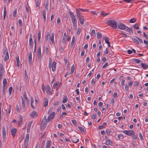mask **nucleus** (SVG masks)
<instances>
[{"instance_id": "obj_1", "label": "nucleus", "mask_w": 148, "mask_h": 148, "mask_svg": "<svg viewBox=\"0 0 148 148\" xmlns=\"http://www.w3.org/2000/svg\"><path fill=\"white\" fill-rule=\"evenodd\" d=\"M55 113L54 112H52L48 116L47 119V116H45L42 121L41 124V127L42 128H44L47 126V122H49L51 120L53 119L55 117Z\"/></svg>"}, {"instance_id": "obj_2", "label": "nucleus", "mask_w": 148, "mask_h": 148, "mask_svg": "<svg viewBox=\"0 0 148 148\" xmlns=\"http://www.w3.org/2000/svg\"><path fill=\"white\" fill-rule=\"evenodd\" d=\"M69 13L74 28L76 30L77 29L76 18L75 16L73 14V13L71 12V11H70Z\"/></svg>"}, {"instance_id": "obj_3", "label": "nucleus", "mask_w": 148, "mask_h": 148, "mask_svg": "<svg viewBox=\"0 0 148 148\" xmlns=\"http://www.w3.org/2000/svg\"><path fill=\"white\" fill-rule=\"evenodd\" d=\"M106 23L113 29H115L117 27V22L114 20H108Z\"/></svg>"}, {"instance_id": "obj_4", "label": "nucleus", "mask_w": 148, "mask_h": 148, "mask_svg": "<svg viewBox=\"0 0 148 148\" xmlns=\"http://www.w3.org/2000/svg\"><path fill=\"white\" fill-rule=\"evenodd\" d=\"M76 11L77 16L78 19L79 20L80 23L81 24H83L84 21V17L79 12V10L77 9Z\"/></svg>"}, {"instance_id": "obj_5", "label": "nucleus", "mask_w": 148, "mask_h": 148, "mask_svg": "<svg viewBox=\"0 0 148 148\" xmlns=\"http://www.w3.org/2000/svg\"><path fill=\"white\" fill-rule=\"evenodd\" d=\"M122 132L124 134L129 136L132 135L133 134H134L135 133L134 131L132 130H124Z\"/></svg>"}, {"instance_id": "obj_6", "label": "nucleus", "mask_w": 148, "mask_h": 148, "mask_svg": "<svg viewBox=\"0 0 148 148\" xmlns=\"http://www.w3.org/2000/svg\"><path fill=\"white\" fill-rule=\"evenodd\" d=\"M118 28L122 30H125L126 28V26L122 23H119L117 25Z\"/></svg>"}, {"instance_id": "obj_7", "label": "nucleus", "mask_w": 148, "mask_h": 148, "mask_svg": "<svg viewBox=\"0 0 148 148\" xmlns=\"http://www.w3.org/2000/svg\"><path fill=\"white\" fill-rule=\"evenodd\" d=\"M37 56L38 57V60L39 61H40L41 60V57L42 56L41 46H40L37 51Z\"/></svg>"}, {"instance_id": "obj_8", "label": "nucleus", "mask_w": 148, "mask_h": 148, "mask_svg": "<svg viewBox=\"0 0 148 148\" xmlns=\"http://www.w3.org/2000/svg\"><path fill=\"white\" fill-rule=\"evenodd\" d=\"M29 115L31 117L34 118L37 116L38 114L35 110H33L31 113L29 114Z\"/></svg>"}, {"instance_id": "obj_9", "label": "nucleus", "mask_w": 148, "mask_h": 148, "mask_svg": "<svg viewBox=\"0 0 148 148\" xmlns=\"http://www.w3.org/2000/svg\"><path fill=\"white\" fill-rule=\"evenodd\" d=\"M2 134H3V138L4 140H5L6 138V132L5 131V127H4L2 128Z\"/></svg>"}, {"instance_id": "obj_10", "label": "nucleus", "mask_w": 148, "mask_h": 148, "mask_svg": "<svg viewBox=\"0 0 148 148\" xmlns=\"http://www.w3.org/2000/svg\"><path fill=\"white\" fill-rule=\"evenodd\" d=\"M72 141L75 143H77L78 142L79 139L76 138L75 136H73L71 137Z\"/></svg>"}, {"instance_id": "obj_11", "label": "nucleus", "mask_w": 148, "mask_h": 148, "mask_svg": "<svg viewBox=\"0 0 148 148\" xmlns=\"http://www.w3.org/2000/svg\"><path fill=\"white\" fill-rule=\"evenodd\" d=\"M16 129L14 128L13 129L11 130V135L13 136V137L15 136V135L16 133Z\"/></svg>"}, {"instance_id": "obj_12", "label": "nucleus", "mask_w": 148, "mask_h": 148, "mask_svg": "<svg viewBox=\"0 0 148 148\" xmlns=\"http://www.w3.org/2000/svg\"><path fill=\"white\" fill-rule=\"evenodd\" d=\"M126 31L129 32L131 34H132L133 32L132 30V27H128L126 26V28L125 29Z\"/></svg>"}, {"instance_id": "obj_13", "label": "nucleus", "mask_w": 148, "mask_h": 148, "mask_svg": "<svg viewBox=\"0 0 148 148\" xmlns=\"http://www.w3.org/2000/svg\"><path fill=\"white\" fill-rule=\"evenodd\" d=\"M29 62L30 64L32 63V54L31 52L29 53Z\"/></svg>"}, {"instance_id": "obj_14", "label": "nucleus", "mask_w": 148, "mask_h": 148, "mask_svg": "<svg viewBox=\"0 0 148 148\" xmlns=\"http://www.w3.org/2000/svg\"><path fill=\"white\" fill-rule=\"evenodd\" d=\"M51 90L50 86L49 85H47L46 86V92L47 94H50V91Z\"/></svg>"}, {"instance_id": "obj_15", "label": "nucleus", "mask_w": 148, "mask_h": 148, "mask_svg": "<svg viewBox=\"0 0 148 148\" xmlns=\"http://www.w3.org/2000/svg\"><path fill=\"white\" fill-rule=\"evenodd\" d=\"M56 62L55 61L53 62L52 69V70L53 71H54L56 70Z\"/></svg>"}, {"instance_id": "obj_16", "label": "nucleus", "mask_w": 148, "mask_h": 148, "mask_svg": "<svg viewBox=\"0 0 148 148\" xmlns=\"http://www.w3.org/2000/svg\"><path fill=\"white\" fill-rule=\"evenodd\" d=\"M4 70L3 65L2 64H0V74H3V73Z\"/></svg>"}, {"instance_id": "obj_17", "label": "nucleus", "mask_w": 148, "mask_h": 148, "mask_svg": "<svg viewBox=\"0 0 148 148\" xmlns=\"http://www.w3.org/2000/svg\"><path fill=\"white\" fill-rule=\"evenodd\" d=\"M141 65L142 67L144 69L148 68V65L146 64L145 63H141Z\"/></svg>"}, {"instance_id": "obj_18", "label": "nucleus", "mask_w": 148, "mask_h": 148, "mask_svg": "<svg viewBox=\"0 0 148 148\" xmlns=\"http://www.w3.org/2000/svg\"><path fill=\"white\" fill-rule=\"evenodd\" d=\"M51 141L50 140H47L46 145V148H49L51 145Z\"/></svg>"}, {"instance_id": "obj_19", "label": "nucleus", "mask_w": 148, "mask_h": 148, "mask_svg": "<svg viewBox=\"0 0 148 148\" xmlns=\"http://www.w3.org/2000/svg\"><path fill=\"white\" fill-rule=\"evenodd\" d=\"M6 15V7L5 5L4 6V14H3V19L4 20L5 19V17Z\"/></svg>"}, {"instance_id": "obj_20", "label": "nucleus", "mask_w": 148, "mask_h": 148, "mask_svg": "<svg viewBox=\"0 0 148 148\" xmlns=\"http://www.w3.org/2000/svg\"><path fill=\"white\" fill-rule=\"evenodd\" d=\"M75 38L74 36H73L72 37V41L71 43V45L72 46H73L75 44Z\"/></svg>"}, {"instance_id": "obj_21", "label": "nucleus", "mask_w": 148, "mask_h": 148, "mask_svg": "<svg viewBox=\"0 0 148 148\" xmlns=\"http://www.w3.org/2000/svg\"><path fill=\"white\" fill-rule=\"evenodd\" d=\"M41 31L40 30H39L38 31V42H40L41 39Z\"/></svg>"}, {"instance_id": "obj_22", "label": "nucleus", "mask_w": 148, "mask_h": 148, "mask_svg": "<svg viewBox=\"0 0 148 148\" xmlns=\"http://www.w3.org/2000/svg\"><path fill=\"white\" fill-rule=\"evenodd\" d=\"M48 101L47 99V98H45V102L44 103V106L45 107H46L48 105Z\"/></svg>"}, {"instance_id": "obj_23", "label": "nucleus", "mask_w": 148, "mask_h": 148, "mask_svg": "<svg viewBox=\"0 0 148 148\" xmlns=\"http://www.w3.org/2000/svg\"><path fill=\"white\" fill-rule=\"evenodd\" d=\"M106 144L107 145H111L112 144V141H111L109 140H107L106 142Z\"/></svg>"}, {"instance_id": "obj_24", "label": "nucleus", "mask_w": 148, "mask_h": 148, "mask_svg": "<svg viewBox=\"0 0 148 148\" xmlns=\"http://www.w3.org/2000/svg\"><path fill=\"white\" fill-rule=\"evenodd\" d=\"M75 69V67L73 65L72 66L71 68V71H70V74H73Z\"/></svg>"}, {"instance_id": "obj_25", "label": "nucleus", "mask_w": 148, "mask_h": 148, "mask_svg": "<svg viewBox=\"0 0 148 148\" xmlns=\"http://www.w3.org/2000/svg\"><path fill=\"white\" fill-rule=\"evenodd\" d=\"M16 65L17 66L19 67V64H20V60H19V57L18 56L16 57Z\"/></svg>"}, {"instance_id": "obj_26", "label": "nucleus", "mask_w": 148, "mask_h": 148, "mask_svg": "<svg viewBox=\"0 0 148 148\" xmlns=\"http://www.w3.org/2000/svg\"><path fill=\"white\" fill-rule=\"evenodd\" d=\"M21 99H22V106L23 108H25V100L23 99V98L22 97H21Z\"/></svg>"}, {"instance_id": "obj_27", "label": "nucleus", "mask_w": 148, "mask_h": 148, "mask_svg": "<svg viewBox=\"0 0 148 148\" xmlns=\"http://www.w3.org/2000/svg\"><path fill=\"white\" fill-rule=\"evenodd\" d=\"M60 83L59 82H58L56 83H55L53 84V88L54 89H56L58 87V86L59 85Z\"/></svg>"}, {"instance_id": "obj_28", "label": "nucleus", "mask_w": 148, "mask_h": 148, "mask_svg": "<svg viewBox=\"0 0 148 148\" xmlns=\"http://www.w3.org/2000/svg\"><path fill=\"white\" fill-rule=\"evenodd\" d=\"M32 124V122H29L28 123V124L27 127V131L28 130H30Z\"/></svg>"}, {"instance_id": "obj_29", "label": "nucleus", "mask_w": 148, "mask_h": 148, "mask_svg": "<svg viewBox=\"0 0 148 148\" xmlns=\"http://www.w3.org/2000/svg\"><path fill=\"white\" fill-rule=\"evenodd\" d=\"M6 88V86H3L2 88V91H3V95H4L5 96V90Z\"/></svg>"}, {"instance_id": "obj_30", "label": "nucleus", "mask_w": 148, "mask_h": 148, "mask_svg": "<svg viewBox=\"0 0 148 148\" xmlns=\"http://www.w3.org/2000/svg\"><path fill=\"white\" fill-rule=\"evenodd\" d=\"M104 38L105 42L107 44L110 42L109 41V38L108 37L105 36L104 37Z\"/></svg>"}, {"instance_id": "obj_31", "label": "nucleus", "mask_w": 148, "mask_h": 148, "mask_svg": "<svg viewBox=\"0 0 148 148\" xmlns=\"http://www.w3.org/2000/svg\"><path fill=\"white\" fill-rule=\"evenodd\" d=\"M54 33H53L51 35V36L50 37L51 40V41L53 43L54 41Z\"/></svg>"}, {"instance_id": "obj_32", "label": "nucleus", "mask_w": 148, "mask_h": 148, "mask_svg": "<svg viewBox=\"0 0 148 148\" xmlns=\"http://www.w3.org/2000/svg\"><path fill=\"white\" fill-rule=\"evenodd\" d=\"M97 37L98 39H101L102 38V34L100 32H98L97 34Z\"/></svg>"}, {"instance_id": "obj_33", "label": "nucleus", "mask_w": 148, "mask_h": 148, "mask_svg": "<svg viewBox=\"0 0 148 148\" xmlns=\"http://www.w3.org/2000/svg\"><path fill=\"white\" fill-rule=\"evenodd\" d=\"M29 43L30 46H33V39L32 38H29Z\"/></svg>"}, {"instance_id": "obj_34", "label": "nucleus", "mask_w": 148, "mask_h": 148, "mask_svg": "<svg viewBox=\"0 0 148 148\" xmlns=\"http://www.w3.org/2000/svg\"><path fill=\"white\" fill-rule=\"evenodd\" d=\"M3 86H6L7 82L6 78H4L3 79Z\"/></svg>"}, {"instance_id": "obj_35", "label": "nucleus", "mask_w": 148, "mask_h": 148, "mask_svg": "<svg viewBox=\"0 0 148 148\" xmlns=\"http://www.w3.org/2000/svg\"><path fill=\"white\" fill-rule=\"evenodd\" d=\"M24 97L25 99L26 100V101H29V99H28L27 98L26 93L25 92L24 93Z\"/></svg>"}, {"instance_id": "obj_36", "label": "nucleus", "mask_w": 148, "mask_h": 148, "mask_svg": "<svg viewBox=\"0 0 148 148\" xmlns=\"http://www.w3.org/2000/svg\"><path fill=\"white\" fill-rule=\"evenodd\" d=\"M29 138V134H27L25 137V141L28 142Z\"/></svg>"}, {"instance_id": "obj_37", "label": "nucleus", "mask_w": 148, "mask_h": 148, "mask_svg": "<svg viewBox=\"0 0 148 148\" xmlns=\"http://www.w3.org/2000/svg\"><path fill=\"white\" fill-rule=\"evenodd\" d=\"M136 21V19L134 18L130 19L129 22L130 23H132L135 22Z\"/></svg>"}, {"instance_id": "obj_38", "label": "nucleus", "mask_w": 148, "mask_h": 148, "mask_svg": "<svg viewBox=\"0 0 148 148\" xmlns=\"http://www.w3.org/2000/svg\"><path fill=\"white\" fill-rule=\"evenodd\" d=\"M49 6V1H48L47 0V1L45 5V8L47 10H48V8Z\"/></svg>"}, {"instance_id": "obj_39", "label": "nucleus", "mask_w": 148, "mask_h": 148, "mask_svg": "<svg viewBox=\"0 0 148 148\" xmlns=\"http://www.w3.org/2000/svg\"><path fill=\"white\" fill-rule=\"evenodd\" d=\"M78 128L82 132H85V129L82 127H78Z\"/></svg>"}, {"instance_id": "obj_40", "label": "nucleus", "mask_w": 148, "mask_h": 148, "mask_svg": "<svg viewBox=\"0 0 148 148\" xmlns=\"http://www.w3.org/2000/svg\"><path fill=\"white\" fill-rule=\"evenodd\" d=\"M134 28L136 29H139V27L138 25L136 23L134 25Z\"/></svg>"}, {"instance_id": "obj_41", "label": "nucleus", "mask_w": 148, "mask_h": 148, "mask_svg": "<svg viewBox=\"0 0 148 148\" xmlns=\"http://www.w3.org/2000/svg\"><path fill=\"white\" fill-rule=\"evenodd\" d=\"M68 100V99L67 97H64L62 100V102L63 103H66Z\"/></svg>"}, {"instance_id": "obj_42", "label": "nucleus", "mask_w": 148, "mask_h": 148, "mask_svg": "<svg viewBox=\"0 0 148 148\" xmlns=\"http://www.w3.org/2000/svg\"><path fill=\"white\" fill-rule=\"evenodd\" d=\"M133 60L136 63H139L141 62V61L138 59L134 58Z\"/></svg>"}, {"instance_id": "obj_43", "label": "nucleus", "mask_w": 148, "mask_h": 148, "mask_svg": "<svg viewBox=\"0 0 148 148\" xmlns=\"http://www.w3.org/2000/svg\"><path fill=\"white\" fill-rule=\"evenodd\" d=\"M133 41L136 44L138 45L139 44V42L138 40L135 38H132Z\"/></svg>"}, {"instance_id": "obj_44", "label": "nucleus", "mask_w": 148, "mask_h": 148, "mask_svg": "<svg viewBox=\"0 0 148 148\" xmlns=\"http://www.w3.org/2000/svg\"><path fill=\"white\" fill-rule=\"evenodd\" d=\"M9 59V55H8L7 56H5L4 60L5 62H6L7 61H8V60Z\"/></svg>"}, {"instance_id": "obj_45", "label": "nucleus", "mask_w": 148, "mask_h": 148, "mask_svg": "<svg viewBox=\"0 0 148 148\" xmlns=\"http://www.w3.org/2000/svg\"><path fill=\"white\" fill-rule=\"evenodd\" d=\"M50 34L49 32H48L47 33V36L46 37V39L47 40H48L49 39V38H50Z\"/></svg>"}, {"instance_id": "obj_46", "label": "nucleus", "mask_w": 148, "mask_h": 148, "mask_svg": "<svg viewBox=\"0 0 148 148\" xmlns=\"http://www.w3.org/2000/svg\"><path fill=\"white\" fill-rule=\"evenodd\" d=\"M3 54L4 56H7L8 55H9L8 53L7 49H5L4 51Z\"/></svg>"}, {"instance_id": "obj_47", "label": "nucleus", "mask_w": 148, "mask_h": 148, "mask_svg": "<svg viewBox=\"0 0 148 148\" xmlns=\"http://www.w3.org/2000/svg\"><path fill=\"white\" fill-rule=\"evenodd\" d=\"M139 83L137 81H135L134 83L133 84V86H137L138 85Z\"/></svg>"}, {"instance_id": "obj_48", "label": "nucleus", "mask_w": 148, "mask_h": 148, "mask_svg": "<svg viewBox=\"0 0 148 148\" xmlns=\"http://www.w3.org/2000/svg\"><path fill=\"white\" fill-rule=\"evenodd\" d=\"M139 136L141 140H143V135L141 132L139 133Z\"/></svg>"}, {"instance_id": "obj_49", "label": "nucleus", "mask_w": 148, "mask_h": 148, "mask_svg": "<svg viewBox=\"0 0 148 148\" xmlns=\"http://www.w3.org/2000/svg\"><path fill=\"white\" fill-rule=\"evenodd\" d=\"M17 9H16L14 10L13 12V15L14 17L16 16V14H17Z\"/></svg>"}, {"instance_id": "obj_50", "label": "nucleus", "mask_w": 148, "mask_h": 148, "mask_svg": "<svg viewBox=\"0 0 148 148\" xmlns=\"http://www.w3.org/2000/svg\"><path fill=\"white\" fill-rule=\"evenodd\" d=\"M79 10H81L82 11V12H88L89 11V10L88 9H83L79 8Z\"/></svg>"}, {"instance_id": "obj_51", "label": "nucleus", "mask_w": 148, "mask_h": 148, "mask_svg": "<svg viewBox=\"0 0 148 148\" xmlns=\"http://www.w3.org/2000/svg\"><path fill=\"white\" fill-rule=\"evenodd\" d=\"M13 89V88L12 87H9V94L10 95H11Z\"/></svg>"}, {"instance_id": "obj_52", "label": "nucleus", "mask_w": 148, "mask_h": 148, "mask_svg": "<svg viewBox=\"0 0 148 148\" xmlns=\"http://www.w3.org/2000/svg\"><path fill=\"white\" fill-rule=\"evenodd\" d=\"M53 109V107H51L49 109L48 113V114L50 113L52 111Z\"/></svg>"}, {"instance_id": "obj_53", "label": "nucleus", "mask_w": 148, "mask_h": 148, "mask_svg": "<svg viewBox=\"0 0 148 148\" xmlns=\"http://www.w3.org/2000/svg\"><path fill=\"white\" fill-rule=\"evenodd\" d=\"M108 65V62H106L104 65L102 67V68L103 69H105L106 66H107Z\"/></svg>"}, {"instance_id": "obj_54", "label": "nucleus", "mask_w": 148, "mask_h": 148, "mask_svg": "<svg viewBox=\"0 0 148 148\" xmlns=\"http://www.w3.org/2000/svg\"><path fill=\"white\" fill-rule=\"evenodd\" d=\"M40 4V0H36V6L37 7Z\"/></svg>"}, {"instance_id": "obj_55", "label": "nucleus", "mask_w": 148, "mask_h": 148, "mask_svg": "<svg viewBox=\"0 0 148 148\" xmlns=\"http://www.w3.org/2000/svg\"><path fill=\"white\" fill-rule=\"evenodd\" d=\"M18 22L19 24V26H21L22 25V20L21 19H19Z\"/></svg>"}, {"instance_id": "obj_56", "label": "nucleus", "mask_w": 148, "mask_h": 148, "mask_svg": "<svg viewBox=\"0 0 148 148\" xmlns=\"http://www.w3.org/2000/svg\"><path fill=\"white\" fill-rule=\"evenodd\" d=\"M16 109L17 110V112H20V108L19 107L18 105H17L16 106Z\"/></svg>"}, {"instance_id": "obj_57", "label": "nucleus", "mask_w": 148, "mask_h": 148, "mask_svg": "<svg viewBox=\"0 0 148 148\" xmlns=\"http://www.w3.org/2000/svg\"><path fill=\"white\" fill-rule=\"evenodd\" d=\"M80 32H81V30H80V29H79V28H78L77 29V35H79L80 34Z\"/></svg>"}, {"instance_id": "obj_58", "label": "nucleus", "mask_w": 148, "mask_h": 148, "mask_svg": "<svg viewBox=\"0 0 148 148\" xmlns=\"http://www.w3.org/2000/svg\"><path fill=\"white\" fill-rule=\"evenodd\" d=\"M28 144V142L25 141V148H27Z\"/></svg>"}, {"instance_id": "obj_59", "label": "nucleus", "mask_w": 148, "mask_h": 148, "mask_svg": "<svg viewBox=\"0 0 148 148\" xmlns=\"http://www.w3.org/2000/svg\"><path fill=\"white\" fill-rule=\"evenodd\" d=\"M59 103V102L58 101H55L54 102L53 105L54 106H56L58 105Z\"/></svg>"}, {"instance_id": "obj_60", "label": "nucleus", "mask_w": 148, "mask_h": 148, "mask_svg": "<svg viewBox=\"0 0 148 148\" xmlns=\"http://www.w3.org/2000/svg\"><path fill=\"white\" fill-rule=\"evenodd\" d=\"M135 38H136L137 39H138L139 40V42L140 43H143V40L139 38H138V37H137L136 36L135 37Z\"/></svg>"}, {"instance_id": "obj_61", "label": "nucleus", "mask_w": 148, "mask_h": 148, "mask_svg": "<svg viewBox=\"0 0 148 148\" xmlns=\"http://www.w3.org/2000/svg\"><path fill=\"white\" fill-rule=\"evenodd\" d=\"M104 128L103 125H100L98 127V129H102Z\"/></svg>"}, {"instance_id": "obj_62", "label": "nucleus", "mask_w": 148, "mask_h": 148, "mask_svg": "<svg viewBox=\"0 0 148 148\" xmlns=\"http://www.w3.org/2000/svg\"><path fill=\"white\" fill-rule=\"evenodd\" d=\"M19 121H21L22 122L23 121V118L22 116L21 115H19Z\"/></svg>"}, {"instance_id": "obj_63", "label": "nucleus", "mask_w": 148, "mask_h": 148, "mask_svg": "<svg viewBox=\"0 0 148 148\" xmlns=\"http://www.w3.org/2000/svg\"><path fill=\"white\" fill-rule=\"evenodd\" d=\"M132 135H133L132 138H134V139H135V140H136L137 139V136H136V135H135L134 134H133Z\"/></svg>"}, {"instance_id": "obj_64", "label": "nucleus", "mask_w": 148, "mask_h": 148, "mask_svg": "<svg viewBox=\"0 0 148 148\" xmlns=\"http://www.w3.org/2000/svg\"><path fill=\"white\" fill-rule=\"evenodd\" d=\"M66 38L65 37H64L62 40V42L63 43H65L66 41Z\"/></svg>"}]
</instances>
